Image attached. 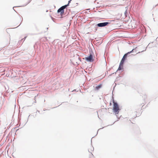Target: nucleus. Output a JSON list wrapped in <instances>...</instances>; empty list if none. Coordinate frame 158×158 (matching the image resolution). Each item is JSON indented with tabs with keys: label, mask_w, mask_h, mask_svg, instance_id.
I'll return each mask as SVG.
<instances>
[{
	"label": "nucleus",
	"mask_w": 158,
	"mask_h": 158,
	"mask_svg": "<svg viewBox=\"0 0 158 158\" xmlns=\"http://www.w3.org/2000/svg\"><path fill=\"white\" fill-rule=\"evenodd\" d=\"M114 74V73H112L111 74V75H112V74Z\"/></svg>",
	"instance_id": "obj_19"
},
{
	"label": "nucleus",
	"mask_w": 158,
	"mask_h": 158,
	"mask_svg": "<svg viewBox=\"0 0 158 158\" xmlns=\"http://www.w3.org/2000/svg\"><path fill=\"white\" fill-rule=\"evenodd\" d=\"M126 11L125 12V15H126Z\"/></svg>",
	"instance_id": "obj_14"
},
{
	"label": "nucleus",
	"mask_w": 158,
	"mask_h": 158,
	"mask_svg": "<svg viewBox=\"0 0 158 158\" xmlns=\"http://www.w3.org/2000/svg\"><path fill=\"white\" fill-rule=\"evenodd\" d=\"M134 49H133L131 51L128 52L127 53L125 54L123 56V57H125V58H126V57H127V56L130 54L131 53H132L133 51L134 50Z\"/></svg>",
	"instance_id": "obj_5"
},
{
	"label": "nucleus",
	"mask_w": 158,
	"mask_h": 158,
	"mask_svg": "<svg viewBox=\"0 0 158 158\" xmlns=\"http://www.w3.org/2000/svg\"><path fill=\"white\" fill-rule=\"evenodd\" d=\"M123 66H121V65H119V67H118L117 71L121 70L122 69H123Z\"/></svg>",
	"instance_id": "obj_7"
},
{
	"label": "nucleus",
	"mask_w": 158,
	"mask_h": 158,
	"mask_svg": "<svg viewBox=\"0 0 158 158\" xmlns=\"http://www.w3.org/2000/svg\"><path fill=\"white\" fill-rule=\"evenodd\" d=\"M109 24V22H106L98 23L97 24V25L98 27H101L106 26Z\"/></svg>",
	"instance_id": "obj_3"
},
{
	"label": "nucleus",
	"mask_w": 158,
	"mask_h": 158,
	"mask_svg": "<svg viewBox=\"0 0 158 158\" xmlns=\"http://www.w3.org/2000/svg\"><path fill=\"white\" fill-rule=\"evenodd\" d=\"M102 87V85H98L97 86H96L95 89H96L98 90L99 89H100Z\"/></svg>",
	"instance_id": "obj_6"
},
{
	"label": "nucleus",
	"mask_w": 158,
	"mask_h": 158,
	"mask_svg": "<svg viewBox=\"0 0 158 158\" xmlns=\"http://www.w3.org/2000/svg\"><path fill=\"white\" fill-rule=\"evenodd\" d=\"M85 59L87 61L89 62H92L93 61V56L91 53L90 54V55L89 56L85 57Z\"/></svg>",
	"instance_id": "obj_4"
},
{
	"label": "nucleus",
	"mask_w": 158,
	"mask_h": 158,
	"mask_svg": "<svg viewBox=\"0 0 158 158\" xmlns=\"http://www.w3.org/2000/svg\"><path fill=\"white\" fill-rule=\"evenodd\" d=\"M114 74V73H112L111 74V75H112V74Z\"/></svg>",
	"instance_id": "obj_16"
},
{
	"label": "nucleus",
	"mask_w": 158,
	"mask_h": 158,
	"mask_svg": "<svg viewBox=\"0 0 158 158\" xmlns=\"http://www.w3.org/2000/svg\"><path fill=\"white\" fill-rule=\"evenodd\" d=\"M71 0H69V2H68V4H67L66 5H68V6H69V3L70 2H71Z\"/></svg>",
	"instance_id": "obj_11"
},
{
	"label": "nucleus",
	"mask_w": 158,
	"mask_h": 158,
	"mask_svg": "<svg viewBox=\"0 0 158 158\" xmlns=\"http://www.w3.org/2000/svg\"><path fill=\"white\" fill-rule=\"evenodd\" d=\"M17 7V6H15V7H13V10H14L15 11H15V10H14V8L15 7ZM19 7H20V6H19Z\"/></svg>",
	"instance_id": "obj_12"
},
{
	"label": "nucleus",
	"mask_w": 158,
	"mask_h": 158,
	"mask_svg": "<svg viewBox=\"0 0 158 158\" xmlns=\"http://www.w3.org/2000/svg\"><path fill=\"white\" fill-rule=\"evenodd\" d=\"M113 112L115 113V114H118L120 110L119 106L118 103L114 101L113 102Z\"/></svg>",
	"instance_id": "obj_1"
},
{
	"label": "nucleus",
	"mask_w": 158,
	"mask_h": 158,
	"mask_svg": "<svg viewBox=\"0 0 158 158\" xmlns=\"http://www.w3.org/2000/svg\"><path fill=\"white\" fill-rule=\"evenodd\" d=\"M114 74V73H112L111 74V75H112V74Z\"/></svg>",
	"instance_id": "obj_18"
},
{
	"label": "nucleus",
	"mask_w": 158,
	"mask_h": 158,
	"mask_svg": "<svg viewBox=\"0 0 158 158\" xmlns=\"http://www.w3.org/2000/svg\"><path fill=\"white\" fill-rule=\"evenodd\" d=\"M26 37H27V36H25V37H24V38L25 39L26 38Z\"/></svg>",
	"instance_id": "obj_15"
},
{
	"label": "nucleus",
	"mask_w": 158,
	"mask_h": 158,
	"mask_svg": "<svg viewBox=\"0 0 158 158\" xmlns=\"http://www.w3.org/2000/svg\"><path fill=\"white\" fill-rule=\"evenodd\" d=\"M29 2L27 3V4H26L24 6H26V5H27Z\"/></svg>",
	"instance_id": "obj_13"
},
{
	"label": "nucleus",
	"mask_w": 158,
	"mask_h": 158,
	"mask_svg": "<svg viewBox=\"0 0 158 158\" xmlns=\"http://www.w3.org/2000/svg\"><path fill=\"white\" fill-rule=\"evenodd\" d=\"M89 10V9H87V10Z\"/></svg>",
	"instance_id": "obj_20"
},
{
	"label": "nucleus",
	"mask_w": 158,
	"mask_h": 158,
	"mask_svg": "<svg viewBox=\"0 0 158 158\" xmlns=\"http://www.w3.org/2000/svg\"><path fill=\"white\" fill-rule=\"evenodd\" d=\"M68 6V5H65L62 6L58 9L57 10V12H60V15H62L64 13V9H65Z\"/></svg>",
	"instance_id": "obj_2"
},
{
	"label": "nucleus",
	"mask_w": 158,
	"mask_h": 158,
	"mask_svg": "<svg viewBox=\"0 0 158 158\" xmlns=\"http://www.w3.org/2000/svg\"><path fill=\"white\" fill-rule=\"evenodd\" d=\"M125 58L123 57L122 59V60L121 61H122L123 62H124L125 61Z\"/></svg>",
	"instance_id": "obj_10"
},
{
	"label": "nucleus",
	"mask_w": 158,
	"mask_h": 158,
	"mask_svg": "<svg viewBox=\"0 0 158 158\" xmlns=\"http://www.w3.org/2000/svg\"><path fill=\"white\" fill-rule=\"evenodd\" d=\"M125 58L123 57L122 59V60L121 61H122L123 62H124L125 61Z\"/></svg>",
	"instance_id": "obj_9"
},
{
	"label": "nucleus",
	"mask_w": 158,
	"mask_h": 158,
	"mask_svg": "<svg viewBox=\"0 0 158 158\" xmlns=\"http://www.w3.org/2000/svg\"><path fill=\"white\" fill-rule=\"evenodd\" d=\"M114 74V73H112L111 74V75H112V74Z\"/></svg>",
	"instance_id": "obj_17"
},
{
	"label": "nucleus",
	"mask_w": 158,
	"mask_h": 158,
	"mask_svg": "<svg viewBox=\"0 0 158 158\" xmlns=\"http://www.w3.org/2000/svg\"><path fill=\"white\" fill-rule=\"evenodd\" d=\"M124 63V62L121 61L120 62V63L119 65H121V66H123Z\"/></svg>",
	"instance_id": "obj_8"
}]
</instances>
